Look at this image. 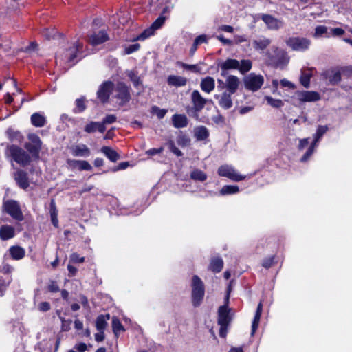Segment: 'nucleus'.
<instances>
[{
	"instance_id": "27",
	"label": "nucleus",
	"mask_w": 352,
	"mask_h": 352,
	"mask_svg": "<svg viewBox=\"0 0 352 352\" xmlns=\"http://www.w3.org/2000/svg\"><path fill=\"white\" fill-rule=\"evenodd\" d=\"M209 135V131L204 126H199L194 129V136L197 141H204Z\"/></svg>"
},
{
	"instance_id": "9",
	"label": "nucleus",
	"mask_w": 352,
	"mask_h": 352,
	"mask_svg": "<svg viewBox=\"0 0 352 352\" xmlns=\"http://www.w3.org/2000/svg\"><path fill=\"white\" fill-rule=\"evenodd\" d=\"M310 44V40L306 38L292 37L287 41V45L295 51H305Z\"/></svg>"
},
{
	"instance_id": "6",
	"label": "nucleus",
	"mask_w": 352,
	"mask_h": 352,
	"mask_svg": "<svg viewBox=\"0 0 352 352\" xmlns=\"http://www.w3.org/2000/svg\"><path fill=\"white\" fill-rule=\"evenodd\" d=\"M264 78L261 75L250 73L244 78L245 87L250 91H256L263 85Z\"/></svg>"
},
{
	"instance_id": "50",
	"label": "nucleus",
	"mask_w": 352,
	"mask_h": 352,
	"mask_svg": "<svg viewBox=\"0 0 352 352\" xmlns=\"http://www.w3.org/2000/svg\"><path fill=\"white\" fill-rule=\"evenodd\" d=\"M127 75L130 80L132 81L133 85L136 87H138V85L141 83V81L137 74L134 71H129Z\"/></svg>"
},
{
	"instance_id": "3",
	"label": "nucleus",
	"mask_w": 352,
	"mask_h": 352,
	"mask_svg": "<svg viewBox=\"0 0 352 352\" xmlns=\"http://www.w3.org/2000/svg\"><path fill=\"white\" fill-rule=\"evenodd\" d=\"M204 294V286L202 280L197 275L193 276L192 278V302L195 307L200 305Z\"/></svg>"
},
{
	"instance_id": "16",
	"label": "nucleus",
	"mask_w": 352,
	"mask_h": 352,
	"mask_svg": "<svg viewBox=\"0 0 352 352\" xmlns=\"http://www.w3.org/2000/svg\"><path fill=\"white\" fill-rule=\"evenodd\" d=\"M289 58L287 54L282 50H277L276 56L272 58V61L278 67L283 69L289 63Z\"/></svg>"
},
{
	"instance_id": "33",
	"label": "nucleus",
	"mask_w": 352,
	"mask_h": 352,
	"mask_svg": "<svg viewBox=\"0 0 352 352\" xmlns=\"http://www.w3.org/2000/svg\"><path fill=\"white\" fill-rule=\"evenodd\" d=\"M31 123L36 127H43L46 124V118L40 113H34L31 116Z\"/></svg>"
},
{
	"instance_id": "60",
	"label": "nucleus",
	"mask_w": 352,
	"mask_h": 352,
	"mask_svg": "<svg viewBox=\"0 0 352 352\" xmlns=\"http://www.w3.org/2000/svg\"><path fill=\"white\" fill-rule=\"evenodd\" d=\"M117 120V117L115 115H107L102 120L101 124H103L105 126V124H110L114 123Z\"/></svg>"
},
{
	"instance_id": "36",
	"label": "nucleus",
	"mask_w": 352,
	"mask_h": 352,
	"mask_svg": "<svg viewBox=\"0 0 352 352\" xmlns=\"http://www.w3.org/2000/svg\"><path fill=\"white\" fill-rule=\"evenodd\" d=\"M239 192V188L235 185H225L223 186L219 194L221 196L230 195L236 194Z\"/></svg>"
},
{
	"instance_id": "17",
	"label": "nucleus",
	"mask_w": 352,
	"mask_h": 352,
	"mask_svg": "<svg viewBox=\"0 0 352 352\" xmlns=\"http://www.w3.org/2000/svg\"><path fill=\"white\" fill-rule=\"evenodd\" d=\"M261 19L270 30H278L283 26V22L281 20H279L270 14H263Z\"/></svg>"
},
{
	"instance_id": "56",
	"label": "nucleus",
	"mask_w": 352,
	"mask_h": 352,
	"mask_svg": "<svg viewBox=\"0 0 352 352\" xmlns=\"http://www.w3.org/2000/svg\"><path fill=\"white\" fill-rule=\"evenodd\" d=\"M61 320V330L63 331H68L70 329V325L72 324L71 320H65L63 317H60Z\"/></svg>"
},
{
	"instance_id": "38",
	"label": "nucleus",
	"mask_w": 352,
	"mask_h": 352,
	"mask_svg": "<svg viewBox=\"0 0 352 352\" xmlns=\"http://www.w3.org/2000/svg\"><path fill=\"white\" fill-rule=\"evenodd\" d=\"M50 216L52 224L57 228L58 226V210L55 201L53 199L50 203Z\"/></svg>"
},
{
	"instance_id": "10",
	"label": "nucleus",
	"mask_w": 352,
	"mask_h": 352,
	"mask_svg": "<svg viewBox=\"0 0 352 352\" xmlns=\"http://www.w3.org/2000/svg\"><path fill=\"white\" fill-rule=\"evenodd\" d=\"M294 98H296L301 102H316L320 99L319 93L314 91H297Z\"/></svg>"
},
{
	"instance_id": "22",
	"label": "nucleus",
	"mask_w": 352,
	"mask_h": 352,
	"mask_svg": "<svg viewBox=\"0 0 352 352\" xmlns=\"http://www.w3.org/2000/svg\"><path fill=\"white\" fill-rule=\"evenodd\" d=\"M15 236V229L13 226L3 225L0 227V239L2 241H7L14 238Z\"/></svg>"
},
{
	"instance_id": "52",
	"label": "nucleus",
	"mask_w": 352,
	"mask_h": 352,
	"mask_svg": "<svg viewBox=\"0 0 352 352\" xmlns=\"http://www.w3.org/2000/svg\"><path fill=\"white\" fill-rule=\"evenodd\" d=\"M28 140L31 142L30 144H34V146L41 147L42 142L40 138L34 133H31L28 135Z\"/></svg>"
},
{
	"instance_id": "1",
	"label": "nucleus",
	"mask_w": 352,
	"mask_h": 352,
	"mask_svg": "<svg viewBox=\"0 0 352 352\" xmlns=\"http://www.w3.org/2000/svg\"><path fill=\"white\" fill-rule=\"evenodd\" d=\"M83 44L82 42L77 41L74 42L64 53L63 57L56 56V60L58 61L63 60L69 64V66L76 64L80 58V52H82Z\"/></svg>"
},
{
	"instance_id": "14",
	"label": "nucleus",
	"mask_w": 352,
	"mask_h": 352,
	"mask_svg": "<svg viewBox=\"0 0 352 352\" xmlns=\"http://www.w3.org/2000/svg\"><path fill=\"white\" fill-rule=\"evenodd\" d=\"M232 94L225 91L221 94H215L214 97L218 100L219 105L221 108L229 109L232 107Z\"/></svg>"
},
{
	"instance_id": "35",
	"label": "nucleus",
	"mask_w": 352,
	"mask_h": 352,
	"mask_svg": "<svg viewBox=\"0 0 352 352\" xmlns=\"http://www.w3.org/2000/svg\"><path fill=\"white\" fill-rule=\"evenodd\" d=\"M12 281V278L10 275L0 276V297L5 295Z\"/></svg>"
},
{
	"instance_id": "12",
	"label": "nucleus",
	"mask_w": 352,
	"mask_h": 352,
	"mask_svg": "<svg viewBox=\"0 0 352 352\" xmlns=\"http://www.w3.org/2000/svg\"><path fill=\"white\" fill-rule=\"evenodd\" d=\"M166 20V17L160 15L152 24L151 27L145 30L140 35L138 36V40L144 41L154 34L155 30L162 27Z\"/></svg>"
},
{
	"instance_id": "2",
	"label": "nucleus",
	"mask_w": 352,
	"mask_h": 352,
	"mask_svg": "<svg viewBox=\"0 0 352 352\" xmlns=\"http://www.w3.org/2000/svg\"><path fill=\"white\" fill-rule=\"evenodd\" d=\"M6 155L10 157L12 160L22 166H27L31 161L30 155L23 149L16 145L8 146L6 151Z\"/></svg>"
},
{
	"instance_id": "24",
	"label": "nucleus",
	"mask_w": 352,
	"mask_h": 352,
	"mask_svg": "<svg viewBox=\"0 0 352 352\" xmlns=\"http://www.w3.org/2000/svg\"><path fill=\"white\" fill-rule=\"evenodd\" d=\"M222 70L221 75L225 76L223 72L229 69H236L239 67V61L236 59L228 58L224 62L221 63L219 65Z\"/></svg>"
},
{
	"instance_id": "29",
	"label": "nucleus",
	"mask_w": 352,
	"mask_h": 352,
	"mask_svg": "<svg viewBox=\"0 0 352 352\" xmlns=\"http://www.w3.org/2000/svg\"><path fill=\"white\" fill-rule=\"evenodd\" d=\"M270 43L271 40L264 36H261L252 41L254 48L258 51L265 50Z\"/></svg>"
},
{
	"instance_id": "39",
	"label": "nucleus",
	"mask_w": 352,
	"mask_h": 352,
	"mask_svg": "<svg viewBox=\"0 0 352 352\" xmlns=\"http://www.w3.org/2000/svg\"><path fill=\"white\" fill-rule=\"evenodd\" d=\"M110 318L109 314L100 315L96 322V326L98 331H104L107 325V320Z\"/></svg>"
},
{
	"instance_id": "5",
	"label": "nucleus",
	"mask_w": 352,
	"mask_h": 352,
	"mask_svg": "<svg viewBox=\"0 0 352 352\" xmlns=\"http://www.w3.org/2000/svg\"><path fill=\"white\" fill-rule=\"evenodd\" d=\"M217 172L219 176L227 177L234 182H240L246 178L245 175H241L234 167L229 165L221 166Z\"/></svg>"
},
{
	"instance_id": "8",
	"label": "nucleus",
	"mask_w": 352,
	"mask_h": 352,
	"mask_svg": "<svg viewBox=\"0 0 352 352\" xmlns=\"http://www.w3.org/2000/svg\"><path fill=\"white\" fill-rule=\"evenodd\" d=\"M114 87V83L110 80L105 81L100 85L97 91V96L102 103L108 101Z\"/></svg>"
},
{
	"instance_id": "51",
	"label": "nucleus",
	"mask_w": 352,
	"mask_h": 352,
	"mask_svg": "<svg viewBox=\"0 0 352 352\" xmlns=\"http://www.w3.org/2000/svg\"><path fill=\"white\" fill-rule=\"evenodd\" d=\"M167 146L169 150L174 153L176 156L180 157L183 155L182 152L176 147L175 142L173 140H169L167 142Z\"/></svg>"
},
{
	"instance_id": "42",
	"label": "nucleus",
	"mask_w": 352,
	"mask_h": 352,
	"mask_svg": "<svg viewBox=\"0 0 352 352\" xmlns=\"http://www.w3.org/2000/svg\"><path fill=\"white\" fill-rule=\"evenodd\" d=\"M112 327L113 333L116 336H118L120 332L124 331L123 325L121 324L120 320L116 317H113L112 319Z\"/></svg>"
},
{
	"instance_id": "32",
	"label": "nucleus",
	"mask_w": 352,
	"mask_h": 352,
	"mask_svg": "<svg viewBox=\"0 0 352 352\" xmlns=\"http://www.w3.org/2000/svg\"><path fill=\"white\" fill-rule=\"evenodd\" d=\"M324 76L332 85L337 84L341 80V74L339 71L329 70L324 73Z\"/></svg>"
},
{
	"instance_id": "44",
	"label": "nucleus",
	"mask_w": 352,
	"mask_h": 352,
	"mask_svg": "<svg viewBox=\"0 0 352 352\" xmlns=\"http://www.w3.org/2000/svg\"><path fill=\"white\" fill-rule=\"evenodd\" d=\"M7 134L8 136V138L11 141H16L18 142H21L23 140V135L21 134L19 131H15L12 129H9L7 131Z\"/></svg>"
},
{
	"instance_id": "13",
	"label": "nucleus",
	"mask_w": 352,
	"mask_h": 352,
	"mask_svg": "<svg viewBox=\"0 0 352 352\" xmlns=\"http://www.w3.org/2000/svg\"><path fill=\"white\" fill-rule=\"evenodd\" d=\"M228 296L226 298V304L221 306L218 310V324L228 325L230 321V309L228 308Z\"/></svg>"
},
{
	"instance_id": "4",
	"label": "nucleus",
	"mask_w": 352,
	"mask_h": 352,
	"mask_svg": "<svg viewBox=\"0 0 352 352\" xmlns=\"http://www.w3.org/2000/svg\"><path fill=\"white\" fill-rule=\"evenodd\" d=\"M328 127L327 126H319L317 129L316 134L314 135V140L309 147L308 150L301 157L300 162H305L314 153L318 144L323 135L327 131Z\"/></svg>"
},
{
	"instance_id": "18",
	"label": "nucleus",
	"mask_w": 352,
	"mask_h": 352,
	"mask_svg": "<svg viewBox=\"0 0 352 352\" xmlns=\"http://www.w3.org/2000/svg\"><path fill=\"white\" fill-rule=\"evenodd\" d=\"M71 153L74 157H88L91 155V151L84 144L74 145L70 148Z\"/></svg>"
},
{
	"instance_id": "45",
	"label": "nucleus",
	"mask_w": 352,
	"mask_h": 352,
	"mask_svg": "<svg viewBox=\"0 0 352 352\" xmlns=\"http://www.w3.org/2000/svg\"><path fill=\"white\" fill-rule=\"evenodd\" d=\"M267 103L274 108H280L284 105L283 102L280 99H274L271 96H265Z\"/></svg>"
},
{
	"instance_id": "15",
	"label": "nucleus",
	"mask_w": 352,
	"mask_h": 352,
	"mask_svg": "<svg viewBox=\"0 0 352 352\" xmlns=\"http://www.w3.org/2000/svg\"><path fill=\"white\" fill-rule=\"evenodd\" d=\"M191 100L196 111H201L208 102L207 99L204 98L198 90H194L192 92Z\"/></svg>"
},
{
	"instance_id": "57",
	"label": "nucleus",
	"mask_w": 352,
	"mask_h": 352,
	"mask_svg": "<svg viewBox=\"0 0 352 352\" xmlns=\"http://www.w3.org/2000/svg\"><path fill=\"white\" fill-rule=\"evenodd\" d=\"M37 309L41 312H46L51 309V305L48 302H41L37 305Z\"/></svg>"
},
{
	"instance_id": "21",
	"label": "nucleus",
	"mask_w": 352,
	"mask_h": 352,
	"mask_svg": "<svg viewBox=\"0 0 352 352\" xmlns=\"http://www.w3.org/2000/svg\"><path fill=\"white\" fill-rule=\"evenodd\" d=\"M200 87L205 93H211L215 88L214 79L211 76H206L202 78L200 82Z\"/></svg>"
},
{
	"instance_id": "23",
	"label": "nucleus",
	"mask_w": 352,
	"mask_h": 352,
	"mask_svg": "<svg viewBox=\"0 0 352 352\" xmlns=\"http://www.w3.org/2000/svg\"><path fill=\"white\" fill-rule=\"evenodd\" d=\"M14 179L20 188L26 189L29 186L27 173L22 170H18L14 174Z\"/></svg>"
},
{
	"instance_id": "53",
	"label": "nucleus",
	"mask_w": 352,
	"mask_h": 352,
	"mask_svg": "<svg viewBox=\"0 0 352 352\" xmlns=\"http://www.w3.org/2000/svg\"><path fill=\"white\" fill-rule=\"evenodd\" d=\"M152 113H155L159 119H162L166 116L167 110L153 106L152 107Z\"/></svg>"
},
{
	"instance_id": "46",
	"label": "nucleus",
	"mask_w": 352,
	"mask_h": 352,
	"mask_svg": "<svg viewBox=\"0 0 352 352\" xmlns=\"http://www.w3.org/2000/svg\"><path fill=\"white\" fill-rule=\"evenodd\" d=\"M177 142L179 146L186 147L190 144V139L188 135L181 133L177 138Z\"/></svg>"
},
{
	"instance_id": "26",
	"label": "nucleus",
	"mask_w": 352,
	"mask_h": 352,
	"mask_svg": "<svg viewBox=\"0 0 352 352\" xmlns=\"http://www.w3.org/2000/svg\"><path fill=\"white\" fill-rule=\"evenodd\" d=\"M8 251L11 258L16 261L22 259L25 255V249L19 245L11 246Z\"/></svg>"
},
{
	"instance_id": "54",
	"label": "nucleus",
	"mask_w": 352,
	"mask_h": 352,
	"mask_svg": "<svg viewBox=\"0 0 352 352\" xmlns=\"http://www.w3.org/2000/svg\"><path fill=\"white\" fill-rule=\"evenodd\" d=\"M310 78L311 75L308 73L302 74L300 81L302 85H303L305 88H308L310 84Z\"/></svg>"
},
{
	"instance_id": "59",
	"label": "nucleus",
	"mask_w": 352,
	"mask_h": 352,
	"mask_svg": "<svg viewBox=\"0 0 352 352\" xmlns=\"http://www.w3.org/2000/svg\"><path fill=\"white\" fill-rule=\"evenodd\" d=\"M140 45L138 43H134L132 45H130L125 47V50H124L125 54H132L134 52L138 51L140 49Z\"/></svg>"
},
{
	"instance_id": "34",
	"label": "nucleus",
	"mask_w": 352,
	"mask_h": 352,
	"mask_svg": "<svg viewBox=\"0 0 352 352\" xmlns=\"http://www.w3.org/2000/svg\"><path fill=\"white\" fill-rule=\"evenodd\" d=\"M101 152L111 162H116L120 159L118 153L109 146H102Z\"/></svg>"
},
{
	"instance_id": "7",
	"label": "nucleus",
	"mask_w": 352,
	"mask_h": 352,
	"mask_svg": "<svg viewBox=\"0 0 352 352\" xmlns=\"http://www.w3.org/2000/svg\"><path fill=\"white\" fill-rule=\"evenodd\" d=\"M5 211L14 219L21 221L23 220V215L19 203L14 200H9L3 203Z\"/></svg>"
},
{
	"instance_id": "64",
	"label": "nucleus",
	"mask_w": 352,
	"mask_h": 352,
	"mask_svg": "<svg viewBox=\"0 0 352 352\" xmlns=\"http://www.w3.org/2000/svg\"><path fill=\"white\" fill-rule=\"evenodd\" d=\"M280 85L283 87H288L289 89H295V85L292 82L287 80V79H282L280 82Z\"/></svg>"
},
{
	"instance_id": "63",
	"label": "nucleus",
	"mask_w": 352,
	"mask_h": 352,
	"mask_svg": "<svg viewBox=\"0 0 352 352\" xmlns=\"http://www.w3.org/2000/svg\"><path fill=\"white\" fill-rule=\"evenodd\" d=\"M207 41H208V38L204 34L198 36L194 41V42L195 43V45H198L201 43H207Z\"/></svg>"
},
{
	"instance_id": "58",
	"label": "nucleus",
	"mask_w": 352,
	"mask_h": 352,
	"mask_svg": "<svg viewBox=\"0 0 352 352\" xmlns=\"http://www.w3.org/2000/svg\"><path fill=\"white\" fill-rule=\"evenodd\" d=\"M26 149L32 154L38 155L41 147L34 146L32 144H25Z\"/></svg>"
},
{
	"instance_id": "47",
	"label": "nucleus",
	"mask_w": 352,
	"mask_h": 352,
	"mask_svg": "<svg viewBox=\"0 0 352 352\" xmlns=\"http://www.w3.org/2000/svg\"><path fill=\"white\" fill-rule=\"evenodd\" d=\"M177 65L182 67L184 69L189 71H192L195 73H200L201 67L199 65H188L182 62H177Z\"/></svg>"
},
{
	"instance_id": "25",
	"label": "nucleus",
	"mask_w": 352,
	"mask_h": 352,
	"mask_svg": "<svg viewBox=\"0 0 352 352\" xmlns=\"http://www.w3.org/2000/svg\"><path fill=\"white\" fill-rule=\"evenodd\" d=\"M172 122L175 128H184L188 124L187 117L184 114H174L172 116Z\"/></svg>"
},
{
	"instance_id": "62",
	"label": "nucleus",
	"mask_w": 352,
	"mask_h": 352,
	"mask_svg": "<svg viewBox=\"0 0 352 352\" xmlns=\"http://www.w3.org/2000/svg\"><path fill=\"white\" fill-rule=\"evenodd\" d=\"M70 261L74 263H81L85 261V257L80 256L77 253H73L70 256Z\"/></svg>"
},
{
	"instance_id": "55",
	"label": "nucleus",
	"mask_w": 352,
	"mask_h": 352,
	"mask_svg": "<svg viewBox=\"0 0 352 352\" xmlns=\"http://www.w3.org/2000/svg\"><path fill=\"white\" fill-rule=\"evenodd\" d=\"M79 170H91L92 166L85 160H80L78 166Z\"/></svg>"
},
{
	"instance_id": "20",
	"label": "nucleus",
	"mask_w": 352,
	"mask_h": 352,
	"mask_svg": "<svg viewBox=\"0 0 352 352\" xmlns=\"http://www.w3.org/2000/svg\"><path fill=\"white\" fill-rule=\"evenodd\" d=\"M109 39V36L106 32L100 31L98 33L91 34L89 38V42L92 45H98L103 43Z\"/></svg>"
},
{
	"instance_id": "48",
	"label": "nucleus",
	"mask_w": 352,
	"mask_h": 352,
	"mask_svg": "<svg viewBox=\"0 0 352 352\" xmlns=\"http://www.w3.org/2000/svg\"><path fill=\"white\" fill-rule=\"evenodd\" d=\"M86 109V106L85 104V98H78L76 100V107L74 109V112L75 113H81L85 111Z\"/></svg>"
},
{
	"instance_id": "31",
	"label": "nucleus",
	"mask_w": 352,
	"mask_h": 352,
	"mask_svg": "<svg viewBox=\"0 0 352 352\" xmlns=\"http://www.w3.org/2000/svg\"><path fill=\"white\" fill-rule=\"evenodd\" d=\"M263 311V304L262 302H260L257 306V309L252 321V331H251V335L253 336L258 327L260 322L261 316Z\"/></svg>"
},
{
	"instance_id": "28",
	"label": "nucleus",
	"mask_w": 352,
	"mask_h": 352,
	"mask_svg": "<svg viewBox=\"0 0 352 352\" xmlns=\"http://www.w3.org/2000/svg\"><path fill=\"white\" fill-rule=\"evenodd\" d=\"M167 82L170 86L183 87L186 85L187 79L183 76L170 75L167 78Z\"/></svg>"
},
{
	"instance_id": "19",
	"label": "nucleus",
	"mask_w": 352,
	"mask_h": 352,
	"mask_svg": "<svg viewBox=\"0 0 352 352\" xmlns=\"http://www.w3.org/2000/svg\"><path fill=\"white\" fill-rule=\"evenodd\" d=\"M239 78L234 75H230L226 80V91L234 94L239 88Z\"/></svg>"
},
{
	"instance_id": "30",
	"label": "nucleus",
	"mask_w": 352,
	"mask_h": 352,
	"mask_svg": "<svg viewBox=\"0 0 352 352\" xmlns=\"http://www.w3.org/2000/svg\"><path fill=\"white\" fill-rule=\"evenodd\" d=\"M105 130L106 127L103 124H101V122H91L85 127V131L88 133H94L96 131L103 133Z\"/></svg>"
},
{
	"instance_id": "40",
	"label": "nucleus",
	"mask_w": 352,
	"mask_h": 352,
	"mask_svg": "<svg viewBox=\"0 0 352 352\" xmlns=\"http://www.w3.org/2000/svg\"><path fill=\"white\" fill-rule=\"evenodd\" d=\"M329 28L324 25H318L315 28V32L313 34L315 38H320L322 36L326 37L327 35H329Z\"/></svg>"
},
{
	"instance_id": "37",
	"label": "nucleus",
	"mask_w": 352,
	"mask_h": 352,
	"mask_svg": "<svg viewBox=\"0 0 352 352\" xmlns=\"http://www.w3.org/2000/svg\"><path fill=\"white\" fill-rule=\"evenodd\" d=\"M223 266V261L221 258H214L211 260L209 268L214 272H219Z\"/></svg>"
},
{
	"instance_id": "11",
	"label": "nucleus",
	"mask_w": 352,
	"mask_h": 352,
	"mask_svg": "<svg viewBox=\"0 0 352 352\" xmlns=\"http://www.w3.org/2000/svg\"><path fill=\"white\" fill-rule=\"evenodd\" d=\"M115 98L120 100V104L129 102L131 96L129 87L122 82H118L115 87Z\"/></svg>"
},
{
	"instance_id": "43",
	"label": "nucleus",
	"mask_w": 352,
	"mask_h": 352,
	"mask_svg": "<svg viewBox=\"0 0 352 352\" xmlns=\"http://www.w3.org/2000/svg\"><path fill=\"white\" fill-rule=\"evenodd\" d=\"M190 177L196 181L204 182L207 179V175L201 170H195L190 174Z\"/></svg>"
},
{
	"instance_id": "41",
	"label": "nucleus",
	"mask_w": 352,
	"mask_h": 352,
	"mask_svg": "<svg viewBox=\"0 0 352 352\" xmlns=\"http://www.w3.org/2000/svg\"><path fill=\"white\" fill-rule=\"evenodd\" d=\"M252 66V63L250 60L244 59L239 62V67H238L237 69H239L241 74H245L251 69Z\"/></svg>"
},
{
	"instance_id": "61",
	"label": "nucleus",
	"mask_w": 352,
	"mask_h": 352,
	"mask_svg": "<svg viewBox=\"0 0 352 352\" xmlns=\"http://www.w3.org/2000/svg\"><path fill=\"white\" fill-rule=\"evenodd\" d=\"M47 289L49 292L52 293L58 292L60 291L59 286L58 285L56 281L55 280H50L47 286Z\"/></svg>"
},
{
	"instance_id": "49",
	"label": "nucleus",
	"mask_w": 352,
	"mask_h": 352,
	"mask_svg": "<svg viewBox=\"0 0 352 352\" xmlns=\"http://www.w3.org/2000/svg\"><path fill=\"white\" fill-rule=\"evenodd\" d=\"M345 31L340 28H333L329 29V34L327 38L340 36L344 34Z\"/></svg>"
}]
</instances>
